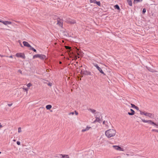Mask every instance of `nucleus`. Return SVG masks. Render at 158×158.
Instances as JSON below:
<instances>
[{
    "label": "nucleus",
    "mask_w": 158,
    "mask_h": 158,
    "mask_svg": "<svg viewBox=\"0 0 158 158\" xmlns=\"http://www.w3.org/2000/svg\"><path fill=\"white\" fill-rule=\"evenodd\" d=\"M116 133V131L114 129H110L106 131L105 132V135L108 138L114 137Z\"/></svg>",
    "instance_id": "obj_1"
},
{
    "label": "nucleus",
    "mask_w": 158,
    "mask_h": 158,
    "mask_svg": "<svg viewBox=\"0 0 158 158\" xmlns=\"http://www.w3.org/2000/svg\"><path fill=\"white\" fill-rule=\"evenodd\" d=\"M140 114L142 115H144L150 118H152L154 117V114L151 113H148L144 111L139 110Z\"/></svg>",
    "instance_id": "obj_2"
},
{
    "label": "nucleus",
    "mask_w": 158,
    "mask_h": 158,
    "mask_svg": "<svg viewBox=\"0 0 158 158\" xmlns=\"http://www.w3.org/2000/svg\"><path fill=\"white\" fill-rule=\"evenodd\" d=\"M141 120L144 123H148L150 125L156 126L157 128H158V123H154L151 120H146L143 119H141Z\"/></svg>",
    "instance_id": "obj_3"
},
{
    "label": "nucleus",
    "mask_w": 158,
    "mask_h": 158,
    "mask_svg": "<svg viewBox=\"0 0 158 158\" xmlns=\"http://www.w3.org/2000/svg\"><path fill=\"white\" fill-rule=\"evenodd\" d=\"M39 58L41 60L46 59H47L46 56L44 55L37 54L34 55L33 56V58Z\"/></svg>",
    "instance_id": "obj_4"
},
{
    "label": "nucleus",
    "mask_w": 158,
    "mask_h": 158,
    "mask_svg": "<svg viewBox=\"0 0 158 158\" xmlns=\"http://www.w3.org/2000/svg\"><path fill=\"white\" fill-rule=\"evenodd\" d=\"M93 64L94 66L99 71V72L101 73L102 74H103L104 75L105 74L104 72H103L102 69L97 64L95 63H93Z\"/></svg>",
    "instance_id": "obj_5"
},
{
    "label": "nucleus",
    "mask_w": 158,
    "mask_h": 158,
    "mask_svg": "<svg viewBox=\"0 0 158 158\" xmlns=\"http://www.w3.org/2000/svg\"><path fill=\"white\" fill-rule=\"evenodd\" d=\"M112 147L115 150L118 151H124V149L123 148L121 147L118 145H113Z\"/></svg>",
    "instance_id": "obj_6"
},
{
    "label": "nucleus",
    "mask_w": 158,
    "mask_h": 158,
    "mask_svg": "<svg viewBox=\"0 0 158 158\" xmlns=\"http://www.w3.org/2000/svg\"><path fill=\"white\" fill-rule=\"evenodd\" d=\"M15 56L18 57H21L24 59H25V57L24 54L23 53H17Z\"/></svg>",
    "instance_id": "obj_7"
},
{
    "label": "nucleus",
    "mask_w": 158,
    "mask_h": 158,
    "mask_svg": "<svg viewBox=\"0 0 158 158\" xmlns=\"http://www.w3.org/2000/svg\"><path fill=\"white\" fill-rule=\"evenodd\" d=\"M0 22L2 23L3 24L6 26L8 25H11L12 23V22L11 21H3L2 20H1V22Z\"/></svg>",
    "instance_id": "obj_8"
},
{
    "label": "nucleus",
    "mask_w": 158,
    "mask_h": 158,
    "mask_svg": "<svg viewBox=\"0 0 158 158\" xmlns=\"http://www.w3.org/2000/svg\"><path fill=\"white\" fill-rule=\"evenodd\" d=\"M81 73L82 74L86 75H91V73L89 71L82 70L81 71Z\"/></svg>",
    "instance_id": "obj_9"
},
{
    "label": "nucleus",
    "mask_w": 158,
    "mask_h": 158,
    "mask_svg": "<svg viewBox=\"0 0 158 158\" xmlns=\"http://www.w3.org/2000/svg\"><path fill=\"white\" fill-rule=\"evenodd\" d=\"M23 43L24 46L30 48L31 47V46L27 42L24 41L23 42Z\"/></svg>",
    "instance_id": "obj_10"
},
{
    "label": "nucleus",
    "mask_w": 158,
    "mask_h": 158,
    "mask_svg": "<svg viewBox=\"0 0 158 158\" xmlns=\"http://www.w3.org/2000/svg\"><path fill=\"white\" fill-rule=\"evenodd\" d=\"M91 128V127H89L88 126H87L86 128L85 129H83L82 130L81 132H84L85 131H86L89 130L90 128Z\"/></svg>",
    "instance_id": "obj_11"
},
{
    "label": "nucleus",
    "mask_w": 158,
    "mask_h": 158,
    "mask_svg": "<svg viewBox=\"0 0 158 158\" xmlns=\"http://www.w3.org/2000/svg\"><path fill=\"white\" fill-rule=\"evenodd\" d=\"M130 110L131 111V112H128V114L131 115H134L135 113V111L132 109H131Z\"/></svg>",
    "instance_id": "obj_12"
},
{
    "label": "nucleus",
    "mask_w": 158,
    "mask_h": 158,
    "mask_svg": "<svg viewBox=\"0 0 158 158\" xmlns=\"http://www.w3.org/2000/svg\"><path fill=\"white\" fill-rule=\"evenodd\" d=\"M101 121V119L98 117H96V119L94 121V122L95 123L96 122H100Z\"/></svg>",
    "instance_id": "obj_13"
},
{
    "label": "nucleus",
    "mask_w": 158,
    "mask_h": 158,
    "mask_svg": "<svg viewBox=\"0 0 158 158\" xmlns=\"http://www.w3.org/2000/svg\"><path fill=\"white\" fill-rule=\"evenodd\" d=\"M52 107V106L50 105H48L46 106V108L47 110H50Z\"/></svg>",
    "instance_id": "obj_14"
},
{
    "label": "nucleus",
    "mask_w": 158,
    "mask_h": 158,
    "mask_svg": "<svg viewBox=\"0 0 158 158\" xmlns=\"http://www.w3.org/2000/svg\"><path fill=\"white\" fill-rule=\"evenodd\" d=\"M68 23L71 24H74L76 23V21H75L73 20H70L68 21Z\"/></svg>",
    "instance_id": "obj_15"
},
{
    "label": "nucleus",
    "mask_w": 158,
    "mask_h": 158,
    "mask_svg": "<svg viewBox=\"0 0 158 158\" xmlns=\"http://www.w3.org/2000/svg\"><path fill=\"white\" fill-rule=\"evenodd\" d=\"M127 2L129 5L130 6H132V4L131 1V0H127Z\"/></svg>",
    "instance_id": "obj_16"
},
{
    "label": "nucleus",
    "mask_w": 158,
    "mask_h": 158,
    "mask_svg": "<svg viewBox=\"0 0 158 158\" xmlns=\"http://www.w3.org/2000/svg\"><path fill=\"white\" fill-rule=\"evenodd\" d=\"M114 7L116 9H117L118 10H120V8L119 6L118 5H115L114 6Z\"/></svg>",
    "instance_id": "obj_17"
},
{
    "label": "nucleus",
    "mask_w": 158,
    "mask_h": 158,
    "mask_svg": "<svg viewBox=\"0 0 158 158\" xmlns=\"http://www.w3.org/2000/svg\"><path fill=\"white\" fill-rule=\"evenodd\" d=\"M63 158H69L68 155H62Z\"/></svg>",
    "instance_id": "obj_18"
},
{
    "label": "nucleus",
    "mask_w": 158,
    "mask_h": 158,
    "mask_svg": "<svg viewBox=\"0 0 158 158\" xmlns=\"http://www.w3.org/2000/svg\"><path fill=\"white\" fill-rule=\"evenodd\" d=\"M142 1V0H134V3H137L138 2H141Z\"/></svg>",
    "instance_id": "obj_19"
},
{
    "label": "nucleus",
    "mask_w": 158,
    "mask_h": 158,
    "mask_svg": "<svg viewBox=\"0 0 158 158\" xmlns=\"http://www.w3.org/2000/svg\"><path fill=\"white\" fill-rule=\"evenodd\" d=\"M23 89L25 91H26L27 92V91H28V89H27V88H25V87L24 86H23Z\"/></svg>",
    "instance_id": "obj_20"
},
{
    "label": "nucleus",
    "mask_w": 158,
    "mask_h": 158,
    "mask_svg": "<svg viewBox=\"0 0 158 158\" xmlns=\"http://www.w3.org/2000/svg\"><path fill=\"white\" fill-rule=\"evenodd\" d=\"M22 131L21 128L20 127H19L18 128V133H20Z\"/></svg>",
    "instance_id": "obj_21"
},
{
    "label": "nucleus",
    "mask_w": 158,
    "mask_h": 158,
    "mask_svg": "<svg viewBox=\"0 0 158 158\" xmlns=\"http://www.w3.org/2000/svg\"><path fill=\"white\" fill-rule=\"evenodd\" d=\"M95 3H96L99 6H100L101 5V3L99 1L97 2L96 1V2H95Z\"/></svg>",
    "instance_id": "obj_22"
},
{
    "label": "nucleus",
    "mask_w": 158,
    "mask_h": 158,
    "mask_svg": "<svg viewBox=\"0 0 158 158\" xmlns=\"http://www.w3.org/2000/svg\"><path fill=\"white\" fill-rule=\"evenodd\" d=\"M30 49L32 50L33 51L35 52H36V50L34 48H33L32 47H30Z\"/></svg>",
    "instance_id": "obj_23"
},
{
    "label": "nucleus",
    "mask_w": 158,
    "mask_h": 158,
    "mask_svg": "<svg viewBox=\"0 0 158 158\" xmlns=\"http://www.w3.org/2000/svg\"><path fill=\"white\" fill-rule=\"evenodd\" d=\"M152 131L153 132H157L158 133V130L153 129L152 130Z\"/></svg>",
    "instance_id": "obj_24"
},
{
    "label": "nucleus",
    "mask_w": 158,
    "mask_h": 158,
    "mask_svg": "<svg viewBox=\"0 0 158 158\" xmlns=\"http://www.w3.org/2000/svg\"><path fill=\"white\" fill-rule=\"evenodd\" d=\"M96 1L95 0H90V3H95Z\"/></svg>",
    "instance_id": "obj_25"
},
{
    "label": "nucleus",
    "mask_w": 158,
    "mask_h": 158,
    "mask_svg": "<svg viewBox=\"0 0 158 158\" xmlns=\"http://www.w3.org/2000/svg\"><path fill=\"white\" fill-rule=\"evenodd\" d=\"M90 110L91 112H92L93 113H94L96 112V110H95L90 109Z\"/></svg>",
    "instance_id": "obj_26"
},
{
    "label": "nucleus",
    "mask_w": 158,
    "mask_h": 158,
    "mask_svg": "<svg viewBox=\"0 0 158 158\" xmlns=\"http://www.w3.org/2000/svg\"><path fill=\"white\" fill-rule=\"evenodd\" d=\"M32 85V84L30 83H29L27 85V86L28 87H31V86Z\"/></svg>",
    "instance_id": "obj_27"
},
{
    "label": "nucleus",
    "mask_w": 158,
    "mask_h": 158,
    "mask_svg": "<svg viewBox=\"0 0 158 158\" xmlns=\"http://www.w3.org/2000/svg\"><path fill=\"white\" fill-rule=\"evenodd\" d=\"M131 107L134 108H135V106H136L134 104H131Z\"/></svg>",
    "instance_id": "obj_28"
},
{
    "label": "nucleus",
    "mask_w": 158,
    "mask_h": 158,
    "mask_svg": "<svg viewBox=\"0 0 158 158\" xmlns=\"http://www.w3.org/2000/svg\"><path fill=\"white\" fill-rule=\"evenodd\" d=\"M146 12V9L145 8H144L143 9V13L144 14L145 13V12Z\"/></svg>",
    "instance_id": "obj_29"
},
{
    "label": "nucleus",
    "mask_w": 158,
    "mask_h": 158,
    "mask_svg": "<svg viewBox=\"0 0 158 158\" xmlns=\"http://www.w3.org/2000/svg\"><path fill=\"white\" fill-rule=\"evenodd\" d=\"M65 47L66 49H70L71 48L70 47L68 46H65Z\"/></svg>",
    "instance_id": "obj_30"
},
{
    "label": "nucleus",
    "mask_w": 158,
    "mask_h": 158,
    "mask_svg": "<svg viewBox=\"0 0 158 158\" xmlns=\"http://www.w3.org/2000/svg\"><path fill=\"white\" fill-rule=\"evenodd\" d=\"M107 123V121H104L103 122V123L104 124H106Z\"/></svg>",
    "instance_id": "obj_31"
},
{
    "label": "nucleus",
    "mask_w": 158,
    "mask_h": 158,
    "mask_svg": "<svg viewBox=\"0 0 158 158\" xmlns=\"http://www.w3.org/2000/svg\"><path fill=\"white\" fill-rule=\"evenodd\" d=\"M74 114V113L73 112H71L69 114V115H73Z\"/></svg>",
    "instance_id": "obj_32"
},
{
    "label": "nucleus",
    "mask_w": 158,
    "mask_h": 158,
    "mask_svg": "<svg viewBox=\"0 0 158 158\" xmlns=\"http://www.w3.org/2000/svg\"><path fill=\"white\" fill-rule=\"evenodd\" d=\"M57 24H58L60 26H61L62 25V23H61L60 22H59V21L57 23Z\"/></svg>",
    "instance_id": "obj_33"
},
{
    "label": "nucleus",
    "mask_w": 158,
    "mask_h": 158,
    "mask_svg": "<svg viewBox=\"0 0 158 158\" xmlns=\"http://www.w3.org/2000/svg\"><path fill=\"white\" fill-rule=\"evenodd\" d=\"M6 57H9L10 58H13V56L12 55H11L10 56H6Z\"/></svg>",
    "instance_id": "obj_34"
},
{
    "label": "nucleus",
    "mask_w": 158,
    "mask_h": 158,
    "mask_svg": "<svg viewBox=\"0 0 158 158\" xmlns=\"http://www.w3.org/2000/svg\"><path fill=\"white\" fill-rule=\"evenodd\" d=\"M135 109H136V110H139V108L137 106H136L135 108Z\"/></svg>",
    "instance_id": "obj_35"
},
{
    "label": "nucleus",
    "mask_w": 158,
    "mask_h": 158,
    "mask_svg": "<svg viewBox=\"0 0 158 158\" xmlns=\"http://www.w3.org/2000/svg\"><path fill=\"white\" fill-rule=\"evenodd\" d=\"M17 145H19L20 144V143L19 141H17Z\"/></svg>",
    "instance_id": "obj_36"
},
{
    "label": "nucleus",
    "mask_w": 158,
    "mask_h": 158,
    "mask_svg": "<svg viewBox=\"0 0 158 158\" xmlns=\"http://www.w3.org/2000/svg\"><path fill=\"white\" fill-rule=\"evenodd\" d=\"M12 105V103H11V104H8V106H11Z\"/></svg>",
    "instance_id": "obj_37"
},
{
    "label": "nucleus",
    "mask_w": 158,
    "mask_h": 158,
    "mask_svg": "<svg viewBox=\"0 0 158 158\" xmlns=\"http://www.w3.org/2000/svg\"><path fill=\"white\" fill-rule=\"evenodd\" d=\"M75 113L76 115H77L78 114V113L76 111H75Z\"/></svg>",
    "instance_id": "obj_38"
},
{
    "label": "nucleus",
    "mask_w": 158,
    "mask_h": 158,
    "mask_svg": "<svg viewBox=\"0 0 158 158\" xmlns=\"http://www.w3.org/2000/svg\"><path fill=\"white\" fill-rule=\"evenodd\" d=\"M3 127L1 123H0V129L2 128Z\"/></svg>",
    "instance_id": "obj_39"
},
{
    "label": "nucleus",
    "mask_w": 158,
    "mask_h": 158,
    "mask_svg": "<svg viewBox=\"0 0 158 158\" xmlns=\"http://www.w3.org/2000/svg\"><path fill=\"white\" fill-rule=\"evenodd\" d=\"M4 56V55H0V56H1V57H3L4 56Z\"/></svg>",
    "instance_id": "obj_40"
},
{
    "label": "nucleus",
    "mask_w": 158,
    "mask_h": 158,
    "mask_svg": "<svg viewBox=\"0 0 158 158\" xmlns=\"http://www.w3.org/2000/svg\"><path fill=\"white\" fill-rule=\"evenodd\" d=\"M76 52L77 53V55H79V53L78 52V51H77Z\"/></svg>",
    "instance_id": "obj_41"
},
{
    "label": "nucleus",
    "mask_w": 158,
    "mask_h": 158,
    "mask_svg": "<svg viewBox=\"0 0 158 158\" xmlns=\"http://www.w3.org/2000/svg\"><path fill=\"white\" fill-rule=\"evenodd\" d=\"M76 49H77V51H79V50L78 49H77V48H76Z\"/></svg>",
    "instance_id": "obj_42"
},
{
    "label": "nucleus",
    "mask_w": 158,
    "mask_h": 158,
    "mask_svg": "<svg viewBox=\"0 0 158 158\" xmlns=\"http://www.w3.org/2000/svg\"><path fill=\"white\" fill-rule=\"evenodd\" d=\"M76 49H77V51H79V50L78 49H77V48H76Z\"/></svg>",
    "instance_id": "obj_43"
},
{
    "label": "nucleus",
    "mask_w": 158,
    "mask_h": 158,
    "mask_svg": "<svg viewBox=\"0 0 158 158\" xmlns=\"http://www.w3.org/2000/svg\"><path fill=\"white\" fill-rule=\"evenodd\" d=\"M20 46H21V47H23L22 44H20Z\"/></svg>",
    "instance_id": "obj_44"
},
{
    "label": "nucleus",
    "mask_w": 158,
    "mask_h": 158,
    "mask_svg": "<svg viewBox=\"0 0 158 158\" xmlns=\"http://www.w3.org/2000/svg\"><path fill=\"white\" fill-rule=\"evenodd\" d=\"M59 63H60V64H61V63H62V62H61V61H60V62H59Z\"/></svg>",
    "instance_id": "obj_45"
},
{
    "label": "nucleus",
    "mask_w": 158,
    "mask_h": 158,
    "mask_svg": "<svg viewBox=\"0 0 158 158\" xmlns=\"http://www.w3.org/2000/svg\"><path fill=\"white\" fill-rule=\"evenodd\" d=\"M13 141L15 142L16 141V140L15 139H14Z\"/></svg>",
    "instance_id": "obj_46"
},
{
    "label": "nucleus",
    "mask_w": 158,
    "mask_h": 158,
    "mask_svg": "<svg viewBox=\"0 0 158 158\" xmlns=\"http://www.w3.org/2000/svg\"><path fill=\"white\" fill-rule=\"evenodd\" d=\"M126 155H127V156H129V154H126Z\"/></svg>",
    "instance_id": "obj_47"
},
{
    "label": "nucleus",
    "mask_w": 158,
    "mask_h": 158,
    "mask_svg": "<svg viewBox=\"0 0 158 158\" xmlns=\"http://www.w3.org/2000/svg\"><path fill=\"white\" fill-rule=\"evenodd\" d=\"M78 58H80L79 56H78Z\"/></svg>",
    "instance_id": "obj_48"
},
{
    "label": "nucleus",
    "mask_w": 158,
    "mask_h": 158,
    "mask_svg": "<svg viewBox=\"0 0 158 158\" xmlns=\"http://www.w3.org/2000/svg\"><path fill=\"white\" fill-rule=\"evenodd\" d=\"M61 56H63V54L61 55Z\"/></svg>",
    "instance_id": "obj_49"
},
{
    "label": "nucleus",
    "mask_w": 158,
    "mask_h": 158,
    "mask_svg": "<svg viewBox=\"0 0 158 158\" xmlns=\"http://www.w3.org/2000/svg\"><path fill=\"white\" fill-rule=\"evenodd\" d=\"M1 153V152H0V154Z\"/></svg>",
    "instance_id": "obj_50"
}]
</instances>
